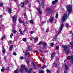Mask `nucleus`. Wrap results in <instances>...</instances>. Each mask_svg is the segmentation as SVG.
I'll list each match as a JSON object with an SVG mask.
<instances>
[{"label":"nucleus","instance_id":"1","mask_svg":"<svg viewBox=\"0 0 73 73\" xmlns=\"http://www.w3.org/2000/svg\"><path fill=\"white\" fill-rule=\"evenodd\" d=\"M62 47L64 48V50L65 51L66 54H68L69 53L70 49L69 48H67V46H62Z\"/></svg>","mask_w":73,"mask_h":73},{"label":"nucleus","instance_id":"2","mask_svg":"<svg viewBox=\"0 0 73 73\" xmlns=\"http://www.w3.org/2000/svg\"><path fill=\"white\" fill-rule=\"evenodd\" d=\"M64 28V23H62L61 25H60V27L59 28V31L58 32V33H56V34L55 35L56 37H57L58 36V35H60V33H61V31H62V28Z\"/></svg>","mask_w":73,"mask_h":73},{"label":"nucleus","instance_id":"3","mask_svg":"<svg viewBox=\"0 0 73 73\" xmlns=\"http://www.w3.org/2000/svg\"><path fill=\"white\" fill-rule=\"evenodd\" d=\"M66 8L67 9V10L66 11L67 13H70L71 11H72V6L70 5H67L66 6Z\"/></svg>","mask_w":73,"mask_h":73},{"label":"nucleus","instance_id":"4","mask_svg":"<svg viewBox=\"0 0 73 73\" xmlns=\"http://www.w3.org/2000/svg\"><path fill=\"white\" fill-rule=\"evenodd\" d=\"M69 15L68 14H64L63 17H62V21L64 22L67 19H68V16Z\"/></svg>","mask_w":73,"mask_h":73},{"label":"nucleus","instance_id":"5","mask_svg":"<svg viewBox=\"0 0 73 73\" xmlns=\"http://www.w3.org/2000/svg\"><path fill=\"white\" fill-rule=\"evenodd\" d=\"M16 20H17V15H16L13 16H12V20L14 23H16Z\"/></svg>","mask_w":73,"mask_h":73},{"label":"nucleus","instance_id":"6","mask_svg":"<svg viewBox=\"0 0 73 73\" xmlns=\"http://www.w3.org/2000/svg\"><path fill=\"white\" fill-rule=\"evenodd\" d=\"M46 11H47L48 13H52V12H53V10L50 8H48L46 9Z\"/></svg>","mask_w":73,"mask_h":73},{"label":"nucleus","instance_id":"7","mask_svg":"<svg viewBox=\"0 0 73 73\" xmlns=\"http://www.w3.org/2000/svg\"><path fill=\"white\" fill-rule=\"evenodd\" d=\"M25 68V65H21V67L20 69V72L21 73H23V72L24 71V69Z\"/></svg>","mask_w":73,"mask_h":73},{"label":"nucleus","instance_id":"8","mask_svg":"<svg viewBox=\"0 0 73 73\" xmlns=\"http://www.w3.org/2000/svg\"><path fill=\"white\" fill-rule=\"evenodd\" d=\"M64 66L65 67V69L64 70V73L65 72V73H67V69H68L69 67H68V66L66 65H64Z\"/></svg>","mask_w":73,"mask_h":73},{"label":"nucleus","instance_id":"9","mask_svg":"<svg viewBox=\"0 0 73 73\" xmlns=\"http://www.w3.org/2000/svg\"><path fill=\"white\" fill-rule=\"evenodd\" d=\"M40 2H42L41 4V6H42V8H44V3L43 2V1L42 0H40Z\"/></svg>","mask_w":73,"mask_h":73},{"label":"nucleus","instance_id":"10","mask_svg":"<svg viewBox=\"0 0 73 73\" xmlns=\"http://www.w3.org/2000/svg\"><path fill=\"white\" fill-rule=\"evenodd\" d=\"M67 58L68 60L71 59L72 60H73V55H72L71 57H70V56H69Z\"/></svg>","mask_w":73,"mask_h":73},{"label":"nucleus","instance_id":"11","mask_svg":"<svg viewBox=\"0 0 73 73\" xmlns=\"http://www.w3.org/2000/svg\"><path fill=\"white\" fill-rule=\"evenodd\" d=\"M42 46L43 47H44V46H46V43L44 42H42Z\"/></svg>","mask_w":73,"mask_h":73},{"label":"nucleus","instance_id":"12","mask_svg":"<svg viewBox=\"0 0 73 73\" xmlns=\"http://www.w3.org/2000/svg\"><path fill=\"white\" fill-rule=\"evenodd\" d=\"M54 19V17H50V19L49 21L50 23H52V21H53V20Z\"/></svg>","mask_w":73,"mask_h":73},{"label":"nucleus","instance_id":"13","mask_svg":"<svg viewBox=\"0 0 73 73\" xmlns=\"http://www.w3.org/2000/svg\"><path fill=\"white\" fill-rule=\"evenodd\" d=\"M55 54L56 53H55V52H53L51 54V58H53L54 57V56H55Z\"/></svg>","mask_w":73,"mask_h":73},{"label":"nucleus","instance_id":"14","mask_svg":"<svg viewBox=\"0 0 73 73\" xmlns=\"http://www.w3.org/2000/svg\"><path fill=\"white\" fill-rule=\"evenodd\" d=\"M31 49H32V47H31V46H29L27 47V51L31 50Z\"/></svg>","mask_w":73,"mask_h":73},{"label":"nucleus","instance_id":"15","mask_svg":"<svg viewBox=\"0 0 73 73\" xmlns=\"http://www.w3.org/2000/svg\"><path fill=\"white\" fill-rule=\"evenodd\" d=\"M58 1L57 0H55L54 1H53L52 2V5H54V4H55V3H57V2Z\"/></svg>","mask_w":73,"mask_h":73},{"label":"nucleus","instance_id":"16","mask_svg":"<svg viewBox=\"0 0 73 73\" xmlns=\"http://www.w3.org/2000/svg\"><path fill=\"white\" fill-rule=\"evenodd\" d=\"M8 12L10 14H11V12H12V9L10 8H8Z\"/></svg>","mask_w":73,"mask_h":73},{"label":"nucleus","instance_id":"17","mask_svg":"<svg viewBox=\"0 0 73 73\" xmlns=\"http://www.w3.org/2000/svg\"><path fill=\"white\" fill-rule=\"evenodd\" d=\"M18 21L20 23H23V21L21 19V18L20 17H19L18 19Z\"/></svg>","mask_w":73,"mask_h":73},{"label":"nucleus","instance_id":"18","mask_svg":"<svg viewBox=\"0 0 73 73\" xmlns=\"http://www.w3.org/2000/svg\"><path fill=\"white\" fill-rule=\"evenodd\" d=\"M37 10L38 11L39 13V14L41 15V13H42V12H41V10H40V9L38 8L37 9Z\"/></svg>","mask_w":73,"mask_h":73},{"label":"nucleus","instance_id":"19","mask_svg":"<svg viewBox=\"0 0 73 73\" xmlns=\"http://www.w3.org/2000/svg\"><path fill=\"white\" fill-rule=\"evenodd\" d=\"M13 46H14V45H12L9 48V50H11L13 48Z\"/></svg>","mask_w":73,"mask_h":73},{"label":"nucleus","instance_id":"20","mask_svg":"<svg viewBox=\"0 0 73 73\" xmlns=\"http://www.w3.org/2000/svg\"><path fill=\"white\" fill-rule=\"evenodd\" d=\"M24 16L25 19H26V20H27V19H28V17H27V14L26 13H24Z\"/></svg>","mask_w":73,"mask_h":73},{"label":"nucleus","instance_id":"21","mask_svg":"<svg viewBox=\"0 0 73 73\" xmlns=\"http://www.w3.org/2000/svg\"><path fill=\"white\" fill-rule=\"evenodd\" d=\"M26 56H28V57L30 56V53L29 52H27L25 54Z\"/></svg>","mask_w":73,"mask_h":73},{"label":"nucleus","instance_id":"22","mask_svg":"<svg viewBox=\"0 0 73 73\" xmlns=\"http://www.w3.org/2000/svg\"><path fill=\"white\" fill-rule=\"evenodd\" d=\"M21 5L22 7H24V3L23 2H21Z\"/></svg>","mask_w":73,"mask_h":73},{"label":"nucleus","instance_id":"23","mask_svg":"<svg viewBox=\"0 0 73 73\" xmlns=\"http://www.w3.org/2000/svg\"><path fill=\"white\" fill-rule=\"evenodd\" d=\"M31 64L34 68H36V65L34 64V63L33 62H32Z\"/></svg>","mask_w":73,"mask_h":73},{"label":"nucleus","instance_id":"24","mask_svg":"<svg viewBox=\"0 0 73 73\" xmlns=\"http://www.w3.org/2000/svg\"><path fill=\"white\" fill-rule=\"evenodd\" d=\"M53 66L54 67H56V66H57V64L56 63L54 62L53 64Z\"/></svg>","mask_w":73,"mask_h":73},{"label":"nucleus","instance_id":"25","mask_svg":"<svg viewBox=\"0 0 73 73\" xmlns=\"http://www.w3.org/2000/svg\"><path fill=\"white\" fill-rule=\"evenodd\" d=\"M2 52L3 54H5V50L4 48H3V49Z\"/></svg>","mask_w":73,"mask_h":73},{"label":"nucleus","instance_id":"26","mask_svg":"<svg viewBox=\"0 0 73 73\" xmlns=\"http://www.w3.org/2000/svg\"><path fill=\"white\" fill-rule=\"evenodd\" d=\"M19 73V70L17 69L14 71V73Z\"/></svg>","mask_w":73,"mask_h":73},{"label":"nucleus","instance_id":"27","mask_svg":"<svg viewBox=\"0 0 73 73\" xmlns=\"http://www.w3.org/2000/svg\"><path fill=\"white\" fill-rule=\"evenodd\" d=\"M19 32L20 33L21 35H23V32L22 31H21V29H19Z\"/></svg>","mask_w":73,"mask_h":73},{"label":"nucleus","instance_id":"28","mask_svg":"<svg viewBox=\"0 0 73 73\" xmlns=\"http://www.w3.org/2000/svg\"><path fill=\"white\" fill-rule=\"evenodd\" d=\"M39 71L40 72L39 73H44V71L41 70H39Z\"/></svg>","mask_w":73,"mask_h":73},{"label":"nucleus","instance_id":"29","mask_svg":"<svg viewBox=\"0 0 73 73\" xmlns=\"http://www.w3.org/2000/svg\"><path fill=\"white\" fill-rule=\"evenodd\" d=\"M19 59L20 60H23L24 59V57L22 56H20Z\"/></svg>","mask_w":73,"mask_h":73},{"label":"nucleus","instance_id":"30","mask_svg":"<svg viewBox=\"0 0 73 73\" xmlns=\"http://www.w3.org/2000/svg\"><path fill=\"white\" fill-rule=\"evenodd\" d=\"M32 71V68H30L29 69V70L28 71V73H31V71Z\"/></svg>","mask_w":73,"mask_h":73},{"label":"nucleus","instance_id":"31","mask_svg":"<svg viewBox=\"0 0 73 73\" xmlns=\"http://www.w3.org/2000/svg\"><path fill=\"white\" fill-rule=\"evenodd\" d=\"M46 71L47 73H50V71L48 69H47Z\"/></svg>","mask_w":73,"mask_h":73},{"label":"nucleus","instance_id":"32","mask_svg":"<svg viewBox=\"0 0 73 73\" xmlns=\"http://www.w3.org/2000/svg\"><path fill=\"white\" fill-rule=\"evenodd\" d=\"M55 17L56 19H57V18H58V15L57 13H56V14Z\"/></svg>","mask_w":73,"mask_h":73},{"label":"nucleus","instance_id":"33","mask_svg":"<svg viewBox=\"0 0 73 73\" xmlns=\"http://www.w3.org/2000/svg\"><path fill=\"white\" fill-rule=\"evenodd\" d=\"M25 70L26 72H28V68H25Z\"/></svg>","mask_w":73,"mask_h":73},{"label":"nucleus","instance_id":"34","mask_svg":"<svg viewBox=\"0 0 73 73\" xmlns=\"http://www.w3.org/2000/svg\"><path fill=\"white\" fill-rule=\"evenodd\" d=\"M23 41L25 42L27 41V39L25 38H23Z\"/></svg>","mask_w":73,"mask_h":73},{"label":"nucleus","instance_id":"35","mask_svg":"<svg viewBox=\"0 0 73 73\" xmlns=\"http://www.w3.org/2000/svg\"><path fill=\"white\" fill-rule=\"evenodd\" d=\"M70 44L72 46H73V42H70Z\"/></svg>","mask_w":73,"mask_h":73},{"label":"nucleus","instance_id":"36","mask_svg":"<svg viewBox=\"0 0 73 73\" xmlns=\"http://www.w3.org/2000/svg\"><path fill=\"white\" fill-rule=\"evenodd\" d=\"M46 67V66L44 65L42 67V69H44V68H45Z\"/></svg>","mask_w":73,"mask_h":73},{"label":"nucleus","instance_id":"37","mask_svg":"<svg viewBox=\"0 0 73 73\" xmlns=\"http://www.w3.org/2000/svg\"><path fill=\"white\" fill-rule=\"evenodd\" d=\"M30 39L31 40H34V39H35V38L33 37H30Z\"/></svg>","mask_w":73,"mask_h":73},{"label":"nucleus","instance_id":"38","mask_svg":"<svg viewBox=\"0 0 73 73\" xmlns=\"http://www.w3.org/2000/svg\"><path fill=\"white\" fill-rule=\"evenodd\" d=\"M30 23L31 24H33V21L31 20L30 21Z\"/></svg>","mask_w":73,"mask_h":73},{"label":"nucleus","instance_id":"39","mask_svg":"<svg viewBox=\"0 0 73 73\" xmlns=\"http://www.w3.org/2000/svg\"><path fill=\"white\" fill-rule=\"evenodd\" d=\"M5 38V36H3L2 37V40H3V39H4V38Z\"/></svg>","mask_w":73,"mask_h":73},{"label":"nucleus","instance_id":"40","mask_svg":"<svg viewBox=\"0 0 73 73\" xmlns=\"http://www.w3.org/2000/svg\"><path fill=\"white\" fill-rule=\"evenodd\" d=\"M56 60V62H58V61H59V59L58 58H57Z\"/></svg>","mask_w":73,"mask_h":73},{"label":"nucleus","instance_id":"41","mask_svg":"<svg viewBox=\"0 0 73 73\" xmlns=\"http://www.w3.org/2000/svg\"><path fill=\"white\" fill-rule=\"evenodd\" d=\"M53 45H54V44H53V42L51 43L50 46H53Z\"/></svg>","mask_w":73,"mask_h":73},{"label":"nucleus","instance_id":"42","mask_svg":"<svg viewBox=\"0 0 73 73\" xmlns=\"http://www.w3.org/2000/svg\"><path fill=\"white\" fill-rule=\"evenodd\" d=\"M6 69L7 70H9V67H7L6 68Z\"/></svg>","mask_w":73,"mask_h":73},{"label":"nucleus","instance_id":"43","mask_svg":"<svg viewBox=\"0 0 73 73\" xmlns=\"http://www.w3.org/2000/svg\"><path fill=\"white\" fill-rule=\"evenodd\" d=\"M38 40V38H36L35 39V42H37V40Z\"/></svg>","mask_w":73,"mask_h":73},{"label":"nucleus","instance_id":"44","mask_svg":"<svg viewBox=\"0 0 73 73\" xmlns=\"http://www.w3.org/2000/svg\"><path fill=\"white\" fill-rule=\"evenodd\" d=\"M26 3L27 4H28V3H29V2H28V0H26Z\"/></svg>","mask_w":73,"mask_h":73},{"label":"nucleus","instance_id":"45","mask_svg":"<svg viewBox=\"0 0 73 73\" xmlns=\"http://www.w3.org/2000/svg\"><path fill=\"white\" fill-rule=\"evenodd\" d=\"M3 3H0V7H1V6H3Z\"/></svg>","mask_w":73,"mask_h":73},{"label":"nucleus","instance_id":"46","mask_svg":"<svg viewBox=\"0 0 73 73\" xmlns=\"http://www.w3.org/2000/svg\"><path fill=\"white\" fill-rule=\"evenodd\" d=\"M13 34L12 33L10 35L11 38H12V36H13Z\"/></svg>","mask_w":73,"mask_h":73},{"label":"nucleus","instance_id":"47","mask_svg":"<svg viewBox=\"0 0 73 73\" xmlns=\"http://www.w3.org/2000/svg\"><path fill=\"white\" fill-rule=\"evenodd\" d=\"M13 54L14 55V56H16L17 54L16 53H15V52H14L13 53Z\"/></svg>","mask_w":73,"mask_h":73},{"label":"nucleus","instance_id":"48","mask_svg":"<svg viewBox=\"0 0 73 73\" xmlns=\"http://www.w3.org/2000/svg\"><path fill=\"white\" fill-rule=\"evenodd\" d=\"M26 31V29H25L24 31H23V33H25Z\"/></svg>","mask_w":73,"mask_h":73},{"label":"nucleus","instance_id":"49","mask_svg":"<svg viewBox=\"0 0 73 73\" xmlns=\"http://www.w3.org/2000/svg\"><path fill=\"white\" fill-rule=\"evenodd\" d=\"M48 31H49V29H46V32H47V33H48Z\"/></svg>","mask_w":73,"mask_h":73},{"label":"nucleus","instance_id":"50","mask_svg":"<svg viewBox=\"0 0 73 73\" xmlns=\"http://www.w3.org/2000/svg\"><path fill=\"white\" fill-rule=\"evenodd\" d=\"M13 31V33H15L16 32V31L14 29Z\"/></svg>","mask_w":73,"mask_h":73},{"label":"nucleus","instance_id":"51","mask_svg":"<svg viewBox=\"0 0 73 73\" xmlns=\"http://www.w3.org/2000/svg\"><path fill=\"white\" fill-rule=\"evenodd\" d=\"M1 71H2V72H3L4 71V70L3 69V68H2L1 70Z\"/></svg>","mask_w":73,"mask_h":73},{"label":"nucleus","instance_id":"52","mask_svg":"<svg viewBox=\"0 0 73 73\" xmlns=\"http://www.w3.org/2000/svg\"><path fill=\"white\" fill-rule=\"evenodd\" d=\"M26 62L27 64H29V60H27Z\"/></svg>","mask_w":73,"mask_h":73},{"label":"nucleus","instance_id":"53","mask_svg":"<svg viewBox=\"0 0 73 73\" xmlns=\"http://www.w3.org/2000/svg\"><path fill=\"white\" fill-rule=\"evenodd\" d=\"M56 49H58V48H59V47L58 46H56Z\"/></svg>","mask_w":73,"mask_h":73},{"label":"nucleus","instance_id":"54","mask_svg":"<svg viewBox=\"0 0 73 73\" xmlns=\"http://www.w3.org/2000/svg\"><path fill=\"white\" fill-rule=\"evenodd\" d=\"M41 42H40L38 44V45H41Z\"/></svg>","mask_w":73,"mask_h":73},{"label":"nucleus","instance_id":"55","mask_svg":"<svg viewBox=\"0 0 73 73\" xmlns=\"http://www.w3.org/2000/svg\"><path fill=\"white\" fill-rule=\"evenodd\" d=\"M69 27V25L68 24H66V27Z\"/></svg>","mask_w":73,"mask_h":73},{"label":"nucleus","instance_id":"56","mask_svg":"<svg viewBox=\"0 0 73 73\" xmlns=\"http://www.w3.org/2000/svg\"><path fill=\"white\" fill-rule=\"evenodd\" d=\"M70 34H71L72 35H73V33H72V31H70Z\"/></svg>","mask_w":73,"mask_h":73},{"label":"nucleus","instance_id":"57","mask_svg":"<svg viewBox=\"0 0 73 73\" xmlns=\"http://www.w3.org/2000/svg\"><path fill=\"white\" fill-rule=\"evenodd\" d=\"M33 33H34L33 31H31V35L33 34Z\"/></svg>","mask_w":73,"mask_h":73},{"label":"nucleus","instance_id":"58","mask_svg":"<svg viewBox=\"0 0 73 73\" xmlns=\"http://www.w3.org/2000/svg\"><path fill=\"white\" fill-rule=\"evenodd\" d=\"M39 51H40V52H42V50H41V49H39Z\"/></svg>","mask_w":73,"mask_h":73},{"label":"nucleus","instance_id":"59","mask_svg":"<svg viewBox=\"0 0 73 73\" xmlns=\"http://www.w3.org/2000/svg\"><path fill=\"white\" fill-rule=\"evenodd\" d=\"M29 8H31V4H29Z\"/></svg>","mask_w":73,"mask_h":73},{"label":"nucleus","instance_id":"60","mask_svg":"<svg viewBox=\"0 0 73 73\" xmlns=\"http://www.w3.org/2000/svg\"><path fill=\"white\" fill-rule=\"evenodd\" d=\"M25 24H26V25L28 24V22H25Z\"/></svg>","mask_w":73,"mask_h":73},{"label":"nucleus","instance_id":"61","mask_svg":"<svg viewBox=\"0 0 73 73\" xmlns=\"http://www.w3.org/2000/svg\"><path fill=\"white\" fill-rule=\"evenodd\" d=\"M9 42H10L11 43V42H12V40H9Z\"/></svg>","mask_w":73,"mask_h":73},{"label":"nucleus","instance_id":"62","mask_svg":"<svg viewBox=\"0 0 73 73\" xmlns=\"http://www.w3.org/2000/svg\"><path fill=\"white\" fill-rule=\"evenodd\" d=\"M2 17V15H0V18H1Z\"/></svg>","mask_w":73,"mask_h":73},{"label":"nucleus","instance_id":"63","mask_svg":"<svg viewBox=\"0 0 73 73\" xmlns=\"http://www.w3.org/2000/svg\"><path fill=\"white\" fill-rule=\"evenodd\" d=\"M36 1H37L38 2H39V0H36Z\"/></svg>","mask_w":73,"mask_h":73},{"label":"nucleus","instance_id":"64","mask_svg":"<svg viewBox=\"0 0 73 73\" xmlns=\"http://www.w3.org/2000/svg\"><path fill=\"white\" fill-rule=\"evenodd\" d=\"M72 64H73V60L72 61Z\"/></svg>","mask_w":73,"mask_h":73}]
</instances>
